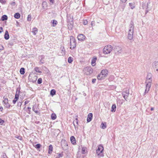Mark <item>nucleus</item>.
<instances>
[{
    "label": "nucleus",
    "mask_w": 158,
    "mask_h": 158,
    "mask_svg": "<svg viewBox=\"0 0 158 158\" xmlns=\"http://www.w3.org/2000/svg\"><path fill=\"white\" fill-rule=\"evenodd\" d=\"M134 31V23L133 22H131L130 25V27L128 31V38L130 40H132L133 38V33Z\"/></svg>",
    "instance_id": "nucleus-1"
},
{
    "label": "nucleus",
    "mask_w": 158,
    "mask_h": 158,
    "mask_svg": "<svg viewBox=\"0 0 158 158\" xmlns=\"http://www.w3.org/2000/svg\"><path fill=\"white\" fill-rule=\"evenodd\" d=\"M113 47L110 45L105 46L103 50V52L105 54H107L112 51Z\"/></svg>",
    "instance_id": "nucleus-2"
},
{
    "label": "nucleus",
    "mask_w": 158,
    "mask_h": 158,
    "mask_svg": "<svg viewBox=\"0 0 158 158\" xmlns=\"http://www.w3.org/2000/svg\"><path fill=\"white\" fill-rule=\"evenodd\" d=\"M70 48L72 49H74L76 47V42L75 39L73 36L70 37Z\"/></svg>",
    "instance_id": "nucleus-3"
},
{
    "label": "nucleus",
    "mask_w": 158,
    "mask_h": 158,
    "mask_svg": "<svg viewBox=\"0 0 158 158\" xmlns=\"http://www.w3.org/2000/svg\"><path fill=\"white\" fill-rule=\"evenodd\" d=\"M103 148L102 146L101 145H100L98 147V149L96 151L97 154L98 155H100L101 156H103L102 153L103 151Z\"/></svg>",
    "instance_id": "nucleus-4"
},
{
    "label": "nucleus",
    "mask_w": 158,
    "mask_h": 158,
    "mask_svg": "<svg viewBox=\"0 0 158 158\" xmlns=\"http://www.w3.org/2000/svg\"><path fill=\"white\" fill-rule=\"evenodd\" d=\"M84 71L86 75H88L91 74L93 70L91 67H87L85 69Z\"/></svg>",
    "instance_id": "nucleus-5"
},
{
    "label": "nucleus",
    "mask_w": 158,
    "mask_h": 158,
    "mask_svg": "<svg viewBox=\"0 0 158 158\" xmlns=\"http://www.w3.org/2000/svg\"><path fill=\"white\" fill-rule=\"evenodd\" d=\"M122 95L125 99V100L127 101L129 100V99H128V97L129 95V93L128 90H127L125 91H123L122 93Z\"/></svg>",
    "instance_id": "nucleus-6"
},
{
    "label": "nucleus",
    "mask_w": 158,
    "mask_h": 158,
    "mask_svg": "<svg viewBox=\"0 0 158 158\" xmlns=\"http://www.w3.org/2000/svg\"><path fill=\"white\" fill-rule=\"evenodd\" d=\"M113 51L116 54H118L121 53L122 52V50L120 47L118 46L114 48L113 49Z\"/></svg>",
    "instance_id": "nucleus-7"
},
{
    "label": "nucleus",
    "mask_w": 158,
    "mask_h": 158,
    "mask_svg": "<svg viewBox=\"0 0 158 158\" xmlns=\"http://www.w3.org/2000/svg\"><path fill=\"white\" fill-rule=\"evenodd\" d=\"M3 98L4 99V100L3 101V102L4 104V106L7 108H9L10 106V105L9 103H8V99L6 98L5 96L3 97Z\"/></svg>",
    "instance_id": "nucleus-8"
},
{
    "label": "nucleus",
    "mask_w": 158,
    "mask_h": 158,
    "mask_svg": "<svg viewBox=\"0 0 158 158\" xmlns=\"http://www.w3.org/2000/svg\"><path fill=\"white\" fill-rule=\"evenodd\" d=\"M152 67L158 73V61L153 63L152 64Z\"/></svg>",
    "instance_id": "nucleus-9"
},
{
    "label": "nucleus",
    "mask_w": 158,
    "mask_h": 158,
    "mask_svg": "<svg viewBox=\"0 0 158 158\" xmlns=\"http://www.w3.org/2000/svg\"><path fill=\"white\" fill-rule=\"evenodd\" d=\"M85 37L84 35L81 34L78 35L77 38L79 41H82L85 39Z\"/></svg>",
    "instance_id": "nucleus-10"
},
{
    "label": "nucleus",
    "mask_w": 158,
    "mask_h": 158,
    "mask_svg": "<svg viewBox=\"0 0 158 158\" xmlns=\"http://www.w3.org/2000/svg\"><path fill=\"white\" fill-rule=\"evenodd\" d=\"M93 117V114L91 113H89L88 115V117L87 118V121L88 122H89L91 121Z\"/></svg>",
    "instance_id": "nucleus-11"
},
{
    "label": "nucleus",
    "mask_w": 158,
    "mask_h": 158,
    "mask_svg": "<svg viewBox=\"0 0 158 158\" xmlns=\"http://www.w3.org/2000/svg\"><path fill=\"white\" fill-rule=\"evenodd\" d=\"M101 73L102 75L105 77H106L108 73V71L107 69H104L102 70Z\"/></svg>",
    "instance_id": "nucleus-12"
},
{
    "label": "nucleus",
    "mask_w": 158,
    "mask_h": 158,
    "mask_svg": "<svg viewBox=\"0 0 158 158\" xmlns=\"http://www.w3.org/2000/svg\"><path fill=\"white\" fill-rule=\"evenodd\" d=\"M151 85L149 84L146 85V89L145 90V94L147 93L150 90Z\"/></svg>",
    "instance_id": "nucleus-13"
},
{
    "label": "nucleus",
    "mask_w": 158,
    "mask_h": 158,
    "mask_svg": "<svg viewBox=\"0 0 158 158\" xmlns=\"http://www.w3.org/2000/svg\"><path fill=\"white\" fill-rule=\"evenodd\" d=\"M70 139L71 143L72 144H75L76 143L75 138L73 136H72L71 137Z\"/></svg>",
    "instance_id": "nucleus-14"
},
{
    "label": "nucleus",
    "mask_w": 158,
    "mask_h": 158,
    "mask_svg": "<svg viewBox=\"0 0 158 158\" xmlns=\"http://www.w3.org/2000/svg\"><path fill=\"white\" fill-rule=\"evenodd\" d=\"M4 38L6 40H7L9 38V33L8 31L7 30L5 32V33L4 35Z\"/></svg>",
    "instance_id": "nucleus-15"
},
{
    "label": "nucleus",
    "mask_w": 158,
    "mask_h": 158,
    "mask_svg": "<svg viewBox=\"0 0 158 158\" xmlns=\"http://www.w3.org/2000/svg\"><path fill=\"white\" fill-rule=\"evenodd\" d=\"M105 77L103 75H102V73H101L99 74L98 76H97V79L98 80H101L102 79H104V78Z\"/></svg>",
    "instance_id": "nucleus-16"
},
{
    "label": "nucleus",
    "mask_w": 158,
    "mask_h": 158,
    "mask_svg": "<svg viewBox=\"0 0 158 158\" xmlns=\"http://www.w3.org/2000/svg\"><path fill=\"white\" fill-rule=\"evenodd\" d=\"M97 58L96 57H95L93 58V59L91 61V64L92 65L94 66L95 65V62H96Z\"/></svg>",
    "instance_id": "nucleus-17"
},
{
    "label": "nucleus",
    "mask_w": 158,
    "mask_h": 158,
    "mask_svg": "<svg viewBox=\"0 0 158 158\" xmlns=\"http://www.w3.org/2000/svg\"><path fill=\"white\" fill-rule=\"evenodd\" d=\"M152 75L151 73H148L146 77V80H152Z\"/></svg>",
    "instance_id": "nucleus-18"
},
{
    "label": "nucleus",
    "mask_w": 158,
    "mask_h": 158,
    "mask_svg": "<svg viewBox=\"0 0 158 158\" xmlns=\"http://www.w3.org/2000/svg\"><path fill=\"white\" fill-rule=\"evenodd\" d=\"M38 32V29L36 27L33 28L32 30V32L34 35H36Z\"/></svg>",
    "instance_id": "nucleus-19"
},
{
    "label": "nucleus",
    "mask_w": 158,
    "mask_h": 158,
    "mask_svg": "<svg viewBox=\"0 0 158 158\" xmlns=\"http://www.w3.org/2000/svg\"><path fill=\"white\" fill-rule=\"evenodd\" d=\"M51 23H52V26L53 27H55L57 23V21L55 20H52L51 21Z\"/></svg>",
    "instance_id": "nucleus-20"
},
{
    "label": "nucleus",
    "mask_w": 158,
    "mask_h": 158,
    "mask_svg": "<svg viewBox=\"0 0 158 158\" xmlns=\"http://www.w3.org/2000/svg\"><path fill=\"white\" fill-rule=\"evenodd\" d=\"M53 151V147L52 145H50L49 146V150L48 153L49 154H51Z\"/></svg>",
    "instance_id": "nucleus-21"
},
{
    "label": "nucleus",
    "mask_w": 158,
    "mask_h": 158,
    "mask_svg": "<svg viewBox=\"0 0 158 158\" xmlns=\"http://www.w3.org/2000/svg\"><path fill=\"white\" fill-rule=\"evenodd\" d=\"M116 109V106L115 104H113L111 107V111L112 112H115Z\"/></svg>",
    "instance_id": "nucleus-22"
},
{
    "label": "nucleus",
    "mask_w": 158,
    "mask_h": 158,
    "mask_svg": "<svg viewBox=\"0 0 158 158\" xmlns=\"http://www.w3.org/2000/svg\"><path fill=\"white\" fill-rule=\"evenodd\" d=\"M78 123V120L77 118H76L75 120H74L73 122V124L75 127H76Z\"/></svg>",
    "instance_id": "nucleus-23"
},
{
    "label": "nucleus",
    "mask_w": 158,
    "mask_h": 158,
    "mask_svg": "<svg viewBox=\"0 0 158 158\" xmlns=\"http://www.w3.org/2000/svg\"><path fill=\"white\" fill-rule=\"evenodd\" d=\"M125 7V5L124 4L122 3L121 4L120 6L119 7V8H120L119 9H121V10L122 11H123L124 10V9Z\"/></svg>",
    "instance_id": "nucleus-24"
},
{
    "label": "nucleus",
    "mask_w": 158,
    "mask_h": 158,
    "mask_svg": "<svg viewBox=\"0 0 158 158\" xmlns=\"http://www.w3.org/2000/svg\"><path fill=\"white\" fill-rule=\"evenodd\" d=\"M20 15L18 13H16L14 15V17L16 19H19L20 17Z\"/></svg>",
    "instance_id": "nucleus-25"
},
{
    "label": "nucleus",
    "mask_w": 158,
    "mask_h": 158,
    "mask_svg": "<svg viewBox=\"0 0 158 158\" xmlns=\"http://www.w3.org/2000/svg\"><path fill=\"white\" fill-rule=\"evenodd\" d=\"M101 127L103 129H105L106 127V123H102L101 125Z\"/></svg>",
    "instance_id": "nucleus-26"
},
{
    "label": "nucleus",
    "mask_w": 158,
    "mask_h": 158,
    "mask_svg": "<svg viewBox=\"0 0 158 158\" xmlns=\"http://www.w3.org/2000/svg\"><path fill=\"white\" fill-rule=\"evenodd\" d=\"M7 16L6 15H3L2 17V21H5L7 19Z\"/></svg>",
    "instance_id": "nucleus-27"
},
{
    "label": "nucleus",
    "mask_w": 158,
    "mask_h": 158,
    "mask_svg": "<svg viewBox=\"0 0 158 158\" xmlns=\"http://www.w3.org/2000/svg\"><path fill=\"white\" fill-rule=\"evenodd\" d=\"M51 118L52 120L55 119L56 118V114L54 113L52 114L51 115Z\"/></svg>",
    "instance_id": "nucleus-28"
},
{
    "label": "nucleus",
    "mask_w": 158,
    "mask_h": 158,
    "mask_svg": "<svg viewBox=\"0 0 158 158\" xmlns=\"http://www.w3.org/2000/svg\"><path fill=\"white\" fill-rule=\"evenodd\" d=\"M25 69L24 68H21L20 70V72L21 74H23L25 73Z\"/></svg>",
    "instance_id": "nucleus-29"
},
{
    "label": "nucleus",
    "mask_w": 158,
    "mask_h": 158,
    "mask_svg": "<svg viewBox=\"0 0 158 158\" xmlns=\"http://www.w3.org/2000/svg\"><path fill=\"white\" fill-rule=\"evenodd\" d=\"M56 92L55 89H52L50 92V94L52 96L56 94Z\"/></svg>",
    "instance_id": "nucleus-30"
},
{
    "label": "nucleus",
    "mask_w": 158,
    "mask_h": 158,
    "mask_svg": "<svg viewBox=\"0 0 158 158\" xmlns=\"http://www.w3.org/2000/svg\"><path fill=\"white\" fill-rule=\"evenodd\" d=\"M33 110L36 113H37L38 112L37 110V108H36V106H33L32 108Z\"/></svg>",
    "instance_id": "nucleus-31"
},
{
    "label": "nucleus",
    "mask_w": 158,
    "mask_h": 158,
    "mask_svg": "<svg viewBox=\"0 0 158 158\" xmlns=\"http://www.w3.org/2000/svg\"><path fill=\"white\" fill-rule=\"evenodd\" d=\"M152 80H146L145 83L146 84H149L151 85Z\"/></svg>",
    "instance_id": "nucleus-32"
},
{
    "label": "nucleus",
    "mask_w": 158,
    "mask_h": 158,
    "mask_svg": "<svg viewBox=\"0 0 158 158\" xmlns=\"http://www.w3.org/2000/svg\"><path fill=\"white\" fill-rule=\"evenodd\" d=\"M73 59L71 57H69L68 59V62L69 63H71L73 61Z\"/></svg>",
    "instance_id": "nucleus-33"
},
{
    "label": "nucleus",
    "mask_w": 158,
    "mask_h": 158,
    "mask_svg": "<svg viewBox=\"0 0 158 158\" xmlns=\"http://www.w3.org/2000/svg\"><path fill=\"white\" fill-rule=\"evenodd\" d=\"M65 142L64 143L65 144L64 146L63 147V145L62 144L61 146H62V148H65L66 149H67L68 148V145L66 144L67 143L66 141H64Z\"/></svg>",
    "instance_id": "nucleus-34"
},
{
    "label": "nucleus",
    "mask_w": 158,
    "mask_h": 158,
    "mask_svg": "<svg viewBox=\"0 0 158 158\" xmlns=\"http://www.w3.org/2000/svg\"><path fill=\"white\" fill-rule=\"evenodd\" d=\"M34 147L36 148H40L41 147V145L40 144H37L35 145H34Z\"/></svg>",
    "instance_id": "nucleus-35"
},
{
    "label": "nucleus",
    "mask_w": 158,
    "mask_h": 158,
    "mask_svg": "<svg viewBox=\"0 0 158 158\" xmlns=\"http://www.w3.org/2000/svg\"><path fill=\"white\" fill-rule=\"evenodd\" d=\"M86 150V148L83 147L82 148L81 152L83 154H85Z\"/></svg>",
    "instance_id": "nucleus-36"
},
{
    "label": "nucleus",
    "mask_w": 158,
    "mask_h": 158,
    "mask_svg": "<svg viewBox=\"0 0 158 158\" xmlns=\"http://www.w3.org/2000/svg\"><path fill=\"white\" fill-rule=\"evenodd\" d=\"M35 69L36 72H38L39 73H41V72L40 71L39 69V68L38 67H36L35 68Z\"/></svg>",
    "instance_id": "nucleus-37"
},
{
    "label": "nucleus",
    "mask_w": 158,
    "mask_h": 158,
    "mask_svg": "<svg viewBox=\"0 0 158 158\" xmlns=\"http://www.w3.org/2000/svg\"><path fill=\"white\" fill-rule=\"evenodd\" d=\"M42 82V79L41 78H39L38 79L37 81V83L39 84L41 83Z\"/></svg>",
    "instance_id": "nucleus-38"
},
{
    "label": "nucleus",
    "mask_w": 158,
    "mask_h": 158,
    "mask_svg": "<svg viewBox=\"0 0 158 158\" xmlns=\"http://www.w3.org/2000/svg\"><path fill=\"white\" fill-rule=\"evenodd\" d=\"M31 19V15H28L27 18V20L28 21H30Z\"/></svg>",
    "instance_id": "nucleus-39"
},
{
    "label": "nucleus",
    "mask_w": 158,
    "mask_h": 158,
    "mask_svg": "<svg viewBox=\"0 0 158 158\" xmlns=\"http://www.w3.org/2000/svg\"><path fill=\"white\" fill-rule=\"evenodd\" d=\"M129 5L132 9H133L135 7L134 4L133 3H130Z\"/></svg>",
    "instance_id": "nucleus-40"
},
{
    "label": "nucleus",
    "mask_w": 158,
    "mask_h": 158,
    "mask_svg": "<svg viewBox=\"0 0 158 158\" xmlns=\"http://www.w3.org/2000/svg\"><path fill=\"white\" fill-rule=\"evenodd\" d=\"M62 155H62V153H58L57 157L58 158H60V157H62Z\"/></svg>",
    "instance_id": "nucleus-41"
},
{
    "label": "nucleus",
    "mask_w": 158,
    "mask_h": 158,
    "mask_svg": "<svg viewBox=\"0 0 158 158\" xmlns=\"http://www.w3.org/2000/svg\"><path fill=\"white\" fill-rule=\"evenodd\" d=\"M19 93H20V90H18V89H17L15 94L16 95H17V94L18 95H19Z\"/></svg>",
    "instance_id": "nucleus-42"
},
{
    "label": "nucleus",
    "mask_w": 158,
    "mask_h": 158,
    "mask_svg": "<svg viewBox=\"0 0 158 158\" xmlns=\"http://www.w3.org/2000/svg\"><path fill=\"white\" fill-rule=\"evenodd\" d=\"M4 123L3 120H2L1 118H0V124L1 125H2Z\"/></svg>",
    "instance_id": "nucleus-43"
},
{
    "label": "nucleus",
    "mask_w": 158,
    "mask_h": 158,
    "mask_svg": "<svg viewBox=\"0 0 158 158\" xmlns=\"http://www.w3.org/2000/svg\"><path fill=\"white\" fill-rule=\"evenodd\" d=\"M83 23L84 25H86L87 24V21L86 20H84Z\"/></svg>",
    "instance_id": "nucleus-44"
},
{
    "label": "nucleus",
    "mask_w": 158,
    "mask_h": 158,
    "mask_svg": "<svg viewBox=\"0 0 158 158\" xmlns=\"http://www.w3.org/2000/svg\"><path fill=\"white\" fill-rule=\"evenodd\" d=\"M19 95H18L17 94V95L15 94V98H15V99H16L17 100H18L19 98Z\"/></svg>",
    "instance_id": "nucleus-45"
},
{
    "label": "nucleus",
    "mask_w": 158,
    "mask_h": 158,
    "mask_svg": "<svg viewBox=\"0 0 158 158\" xmlns=\"http://www.w3.org/2000/svg\"><path fill=\"white\" fill-rule=\"evenodd\" d=\"M50 2L51 3V4H53L54 2V0H49Z\"/></svg>",
    "instance_id": "nucleus-46"
},
{
    "label": "nucleus",
    "mask_w": 158,
    "mask_h": 158,
    "mask_svg": "<svg viewBox=\"0 0 158 158\" xmlns=\"http://www.w3.org/2000/svg\"><path fill=\"white\" fill-rule=\"evenodd\" d=\"M17 100L15 99V98L14 99L13 101V103L15 104Z\"/></svg>",
    "instance_id": "nucleus-47"
},
{
    "label": "nucleus",
    "mask_w": 158,
    "mask_h": 158,
    "mask_svg": "<svg viewBox=\"0 0 158 158\" xmlns=\"http://www.w3.org/2000/svg\"><path fill=\"white\" fill-rule=\"evenodd\" d=\"M3 29L2 27H0V33H1L3 31Z\"/></svg>",
    "instance_id": "nucleus-48"
},
{
    "label": "nucleus",
    "mask_w": 158,
    "mask_h": 158,
    "mask_svg": "<svg viewBox=\"0 0 158 158\" xmlns=\"http://www.w3.org/2000/svg\"><path fill=\"white\" fill-rule=\"evenodd\" d=\"M22 105V103L20 102H18V106H19L20 107Z\"/></svg>",
    "instance_id": "nucleus-49"
},
{
    "label": "nucleus",
    "mask_w": 158,
    "mask_h": 158,
    "mask_svg": "<svg viewBox=\"0 0 158 158\" xmlns=\"http://www.w3.org/2000/svg\"><path fill=\"white\" fill-rule=\"evenodd\" d=\"M3 49V47L2 45H0V50H2Z\"/></svg>",
    "instance_id": "nucleus-50"
},
{
    "label": "nucleus",
    "mask_w": 158,
    "mask_h": 158,
    "mask_svg": "<svg viewBox=\"0 0 158 158\" xmlns=\"http://www.w3.org/2000/svg\"><path fill=\"white\" fill-rule=\"evenodd\" d=\"M96 81V79H93L92 80V82L93 83H94Z\"/></svg>",
    "instance_id": "nucleus-51"
},
{
    "label": "nucleus",
    "mask_w": 158,
    "mask_h": 158,
    "mask_svg": "<svg viewBox=\"0 0 158 158\" xmlns=\"http://www.w3.org/2000/svg\"><path fill=\"white\" fill-rule=\"evenodd\" d=\"M30 101L29 100H26L25 102V105H26V104H27Z\"/></svg>",
    "instance_id": "nucleus-52"
},
{
    "label": "nucleus",
    "mask_w": 158,
    "mask_h": 158,
    "mask_svg": "<svg viewBox=\"0 0 158 158\" xmlns=\"http://www.w3.org/2000/svg\"><path fill=\"white\" fill-rule=\"evenodd\" d=\"M10 4L13 6H15V2H13L10 3Z\"/></svg>",
    "instance_id": "nucleus-53"
},
{
    "label": "nucleus",
    "mask_w": 158,
    "mask_h": 158,
    "mask_svg": "<svg viewBox=\"0 0 158 158\" xmlns=\"http://www.w3.org/2000/svg\"><path fill=\"white\" fill-rule=\"evenodd\" d=\"M27 109H28V111H29V112H28V113L30 114V109H31V108L30 107H28Z\"/></svg>",
    "instance_id": "nucleus-54"
},
{
    "label": "nucleus",
    "mask_w": 158,
    "mask_h": 158,
    "mask_svg": "<svg viewBox=\"0 0 158 158\" xmlns=\"http://www.w3.org/2000/svg\"><path fill=\"white\" fill-rule=\"evenodd\" d=\"M47 2H44L43 3V5H47Z\"/></svg>",
    "instance_id": "nucleus-55"
},
{
    "label": "nucleus",
    "mask_w": 158,
    "mask_h": 158,
    "mask_svg": "<svg viewBox=\"0 0 158 158\" xmlns=\"http://www.w3.org/2000/svg\"><path fill=\"white\" fill-rule=\"evenodd\" d=\"M3 110V108L1 106L0 107V110L1 111H2Z\"/></svg>",
    "instance_id": "nucleus-56"
},
{
    "label": "nucleus",
    "mask_w": 158,
    "mask_h": 158,
    "mask_svg": "<svg viewBox=\"0 0 158 158\" xmlns=\"http://www.w3.org/2000/svg\"><path fill=\"white\" fill-rule=\"evenodd\" d=\"M94 24V22H91V25H92V26H93V25Z\"/></svg>",
    "instance_id": "nucleus-57"
},
{
    "label": "nucleus",
    "mask_w": 158,
    "mask_h": 158,
    "mask_svg": "<svg viewBox=\"0 0 158 158\" xmlns=\"http://www.w3.org/2000/svg\"><path fill=\"white\" fill-rule=\"evenodd\" d=\"M126 0H121V1L122 2H125Z\"/></svg>",
    "instance_id": "nucleus-58"
},
{
    "label": "nucleus",
    "mask_w": 158,
    "mask_h": 158,
    "mask_svg": "<svg viewBox=\"0 0 158 158\" xmlns=\"http://www.w3.org/2000/svg\"><path fill=\"white\" fill-rule=\"evenodd\" d=\"M40 63L41 64H43V63H44V62H42V60H40Z\"/></svg>",
    "instance_id": "nucleus-59"
},
{
    "label": "nucleus",
    "mask_w": 158,
    "mask_h": 158,
    "mask_svg": "<svg viewBox=\"0 0 158 158\" xmlns=\"http://www.w3.org/2000/svg\"><path fill=\"white\" fill-rule=\"evenodd\" d=\"M146 5H144L143 4L142 6L143 7V8H144V6L145 7H146Z\"/></svg>",
    "instance_id": "nucleus-60"
},
{
    "label": "nucleus",
    "mask_w": 158,
    "mask_h": 158,
    "mask_svg": "<svg viewBox=\"0 0 158 158\" xmlns=\"http://www.w3.org/2000/svg\"><path fill=\"white\" fill-rule=\"evenodd\" d=\"M154 110V108L153 107H152L151 109V111H152Z\"/></svg>",
    "instance_id": "nucleus-61"
},
{
    "label": "nucleus",
    "mask_w": 158,
    "mask_h": 158,
    "mask_svg": "<svg viewBox=\"0 0 158 158\" xmlns=\"http://www.w3.org/2000/svg\"><path fill=\"white\" fill-rule=\"evenodd\" d=\"M70 29H71L73 27V25H70Z\"/></svg>",
    "instance_id": "nucleus-62"
},
{
    "label": "nucleus",
    "mask_w": 158,
    "mask_h": 158,
    "mask_svg": "<svg viewBox=\"0 0 158 158\" xmlns=\"http://www.w3.org/2000/svg\"><path fill=\"white\" fill-rule=\"evenodd\" d=\"M2 0H0V2H2Z\"/></svg>",
    "instance_id": "nucleus-63"
},
{
    "label": "nucleus",
    "mask_w": 158,
    "mask_h": 158,
    "mask_svg": "<svg viewBox=\"0 0 158 158\" xmlns=\"http://www.w3.org/2000/svg\"><path fill=\"white\" fill-rule=\"evenodd\" d=\"M73 19H71V21H72H72H73Z\"/></svg>",
    "instance_id": "nucleus-64"
}]
</instances>
